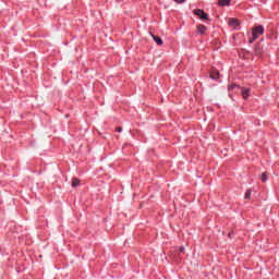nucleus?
<instances>
[{
  "label": "nucleus",
  "mask_w": 279,
  "mask_h": 279,
  "mask_svg": "<svg viewBox=\"0 0 279 279\" xmlns=\"http://www.w3.org/2000/svg\"><path fill=\"white\" fill-rule=\"evenodd\" d=\"M255 56H263V47L259 45L255 46Z\"/></svg>",
  "instance_id": "6e6552de"
},
{
  "label": "nucleus",
  "mask_w": 279,
  "mask_h": 279,
  "mask_svg": "<svg viewBox=\"0 0 279 279\" xmlns=\"http://www.w3.org/2000/svg\"><path fill=\"white\" fill-rule=\"evenodd\" d=\"M116 132H123V128L117 126V128H116Z\"/></svg>",
  "instance_id": "ddd939ff"
},
{
  "label": "nucleus",
  "mask_w": 279,
  "mask_h": 279,
  "mask_svg": "<svg viewBox=\"0 0 279 279\" xmlns=\"http://www.w3.org/2000/svg\"><path fill=\"white\" fill-rule=\"evenodd\" d=\"M80 179H77V178H74V179H72V186L73 187H75V186H80Z\"/></svg>",
  "instance_id": "9d476101"
},
{
  "label": "nucleus",
  "mask_w": 279,
  "mask_h": 279,
  "mask_svg": "<svg viewBox=\"0 0 279 279\" xmlns=\"http://www.w3.org/2000/svg\"><path fill=\"white\" fill-rule=\"evenodd\" d=\"M229 25L233 29H236V27H239L241 25V22L239 21V19L231 17V19H229Z\"/></svg>",
  "instance_id": "7ed1b4c3"
},
{
  "label": "nucleus",
  "mask_w": 279,
  "mask_h": 279,
  "mask_svg": "<svg viewBox=\"0 0 279 279\" xmlns=\"http://www.w3.org/2000/svg\"><path fill=\"white\" fill-rule=\"evenodd\" d=\"M208 27H206L204 24H199L196 26V34L204 36L206 34Z\"/></svg>",
  "instance_id": "20e7f679"
},
{
  "label": "nucleus",
  "mask_w": 279,
  "mask_h": 279,
  "mask_svg": "<svg viewBox=\"0 0 279 279\" xmlns=\"http://www.w3.org/2000/svg\"><path fill=\"white\" fill-rule=\"evenodd\" d=\"M186 0H174L175 3H184Z\"/></svg>",
  "instance_id": "2eb2a0df"
},
{
  "label": "nucleus",
  "mask_w": 279,
  "mask_h": 279,
  "mask_svg": "<svg viewBox=\"0 0 279 279\" xmlns=\"http://www.w3.org/2000/svg\"><path fill=\"white\" fill-rule=\"evenodd\" d=\"M193 13L195 14V16H198L201 21H209L208 13L204 12V10L202 9H195Z\"/></svg>",
  "instance_id": "f03ea898"
},
{
  "label": "nucleus",
  "mask_w": 279,
  "mask_h": 279,
  "mask_svg": "<svg viewBox=\"0 0 279 279\" xmlns=\"http://www.w3.org/2000/svg\"><path fill=\"white\" fill-rule=\"evenodd\" d=\"M252 197V190H247L244 196V199H251Z\"/></svg>",
  "instance_id": "f8f14e48"
},
{
  "label": "nucleus",
  "mask_w": 279,
  "mask_h": 279,
  "mask_svg": "<svg viewBox=\"0 0 279 279\" xmlns=\"http://www.w3.org/2000/svg\"><path fill=\"white\" fill-rule=\"evenodd\" d=\"M236 88V85H229V90H234Z\"/></svg>",
  "instance_id": "4468645a"
},
{
  "label": "nucleus",
  "mask_w": 279,
  "mask_h": 279,
  "mask_svg": "<svg viewBox=\"0 0 279 279\" xmlns=\"http://www.w3.org/2000/svg\"><path fill=\"white\" fill-rule=\"evenodd\" d=\"M232 0H218V5H220V8H223L226 5H230Z\"/></svg>",
  "instance_id": "423d86ee"
},
{
  "label": "nucleus",
  "mask_w": 279,
  "mask_h": 279,
  "mask_svg": "<svg viewBox=\"0 0 279 279\" xmlns=\"http://www.w3.org/2000/svg\"><path fill=\"white\" fill-rule=\"evenodd\" d=\"M179 252H184V246H180Z\"/></svg>",
  "instance_id": "dca6fc26"
},
{
  "label": "nucleus",
  "mask_w": 279,
  "mask_h": 279,
  "mask_svg": "<svg viewBox=\"0 0 279 279\" xmlns=\"http://www.w3.org/2000/svg\"><path fill=\"white\" fill-rule=\"evenodd\" d=\"M265 34V27L263 25L256 26L252 29V38L248 40L250 45L254 43V40L258 39V37Z\"/></svg>",
  "instance_id": "f257e3e1"
},
{
  "label": "nucleus",
  "mask_w": 279,
  "mask_h": 279,
  "mask_svg": "<svg viewBox=\"0 0 279 279\" xmlns=\"http://www.w3.org/2000/svg\"><path fill=\"white\" fill-rule=\"evenodd\" d=\"M241 90H242V97H243V99H250V88H245V87H242L241 88Z\"/></svg>",
  "instance_id": "39448f33"
},
{
  "label": "nucleus",
  "mask_w": 279,
  "mask_h": 279,
  "mask_svg": "<svg viewBox=\"0 0 279 279\" xmlns=\"http://www.w3.org/2000/svg\"><path fill=\"white\" fill-rule=\"evenodd\" d=\"M209 77L211 80H219V71H214L210 73Z\"/></svg>",
  "instance_id": "1a4fd4ad"
},
{
  "label": "nucleus",
  "mask_w": 279,
  "mask_h": 279,
  "mask_svg": "<svg viewBox=\"0 0 279 279\" xmlns=\"http://www.w3.org/2000/svg\"><path fill=\"white\" fill-rule=\"evenodd\" d=\"M150 36H151L153 40H155V43H156L157 45H162V38H160V37H158V36H155V35H153L151 33H150Z\"/></svg>",
  "instance_id": "0eeeda50"
},
{
  "label": "nucleus",
  "mask_w": 279,
  "mask_h": 279,
  "mask_svg": "<svg viewBox=\"0 0 279 279\" xmlns=\"http://www.w3.org/2000/svg\"><path fill=\"white\" fill-rule=\"evenodd\" d=\"M268 178H269V173L267 172L262 173V182H265L266 180H268Z\"/></svg>",
  "instance_id": "9b49d317"
}]
</instances>
